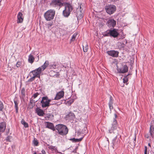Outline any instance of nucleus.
Returning a JSON list of instances; mask_svg holds the SVG:
<instances>
[{
    "label": "nucleus",
    "mask_w": 154,
    "mask_h": 154,
    "mask_svg": "<svg viewBox=\"0 0 154 154\" xmlns=\"http://www.w3.org/2000/svg\"><path fill=\"white\" fill-rule=\"evenodd\" d=\"M49 64V62L46 61L43 65L41 67H39L38 68L32 70L30 72V73L33 74V76L28 81H33L35 78L38 77L39 78L40 74L42 71H44L48 66Z\"/></svg>",
    "instance_id": "obj_1"
},
{
    "label": "nucleus",
    "mask_w": 154,
    "mask_h": 154,
    "mask_svg": "<svg viewBox=\"0 0 154 154\" xmlns=\"http://www.w3.org/2000/svg\"><path fill=\"white\" fill-rule=\"evenodd\" d=\"M55 130L57 131V133L60 135H66L68 132V129L66 126L63 125L59 124L55 126Z\"/></svg>",
    "instance_id": "obj_2"
},
{
    "label": "nucleus",
    "mask_w": 154,
    "mask_h": 154,
    "mask_svg": "<svg viewBox=\"0 0 154 154\" xmlns=\"http://www.w3.org/2000/svg\"><path fill=\"white\" fill-rule=\"evenodd\" d=\"M55 12V11L53 9L48 10L44 14V16L45 19L48 21H51L53 19Z\"/></svg>",
    "instance_id": "obj_3"
},
{
    "label": "nucleus",
    "mask_w": 154,
    "mask_h": 154,
    "mask_svg": "<svg viewBox=\"0 0 154 154\" xmlns=\"http://www.w3.org/2000/svg\"><path fill=\"white\" fill-rule=\"evenodd\" d=\"M72 6L69 4H66L65 9L63 11V14L64 17H68L70 15V12L72 10Z\"/></svg>",
    "instance_id": "obj_4"
},
{
    "label": "nucleus",
    "mask_w": 154,
    "mask_h": 154,
    "mask_svg": "<svg viewBox=\"0 0 154 154\" xmlns=\"http://www.w3.org/2000/svg\"><path fill=\"white\" fill-rule=\"evenodd\" d=\"M51 101V100L49 99L47 96L43 97L41 101L42 107L43 108H47L50 106V103Z\"/></svg>",
    "instance_id": "obj_5"
},
{
    "label": "nucleus",
    "mask_w": 154,
    "mask_h": 154,
    "mask_svg": "<svg viewBox=\"0 0 154 154\" xmlns=\"http://www.w3.org/2000/svg\"><path fill=\"white\" fill-rule=\"evenodd\" d=\"M106 12L109 14H113L116 10V6L113 5H108L105 6Z\"/></svg>",
    "instance_id": "obj_6"
},
{
    "label": "nucleus",
    "mask_w": 154,
    "mask_h": 154,
    "mask_svg": "<svg viewBox=\"0 0 154 154\" xmlns=\"http://www.w3.org/2000/svg\"><path fill=\"white\" fill-rule=\"evenodd\" d=\"M63 1L62 0H53L52 1L51 5L54 7L60 8L63 5Z\"/></svg>",
    "instance_id": "obj_7"
},
{
    "label": "nucleus",
    "mask_w": 154,
    "mask_h": 154,
    "mask_svg": "<svg viewBox=\"0 0 154 154\" xmlns=\"http://www.w3.org/2000/svg\"><path fill=\"white\" fill-rule=\"evenodd\" d=\"M114 116L115 118L113 119V122L112 125V126L111 128L109 129V132L110 133H112L113 132V130L117 128V122L116 119L117 117V116L116 114H115Z\"/></svg>",
    "instance_id": "obj_8"
},
{
    "label": "nucleus",
    "mask_w": 154,
    "mask_h": 154,
    "mask_svg": "<svg viewBox=\"0 0 154 154\" xmlns=\"http://www.w3.org/2000/svg\"><path fill=\"white\" fill-rule=\"evenodd\" d=\"M116 21L113 19H109L106 23V25L109 28H114L116 25Z\"/></svg>",
    "instance_id": "obj_9"
},
{
    "label": "nucleus",
    "mask_w": 154,
    "mask_h": 154,
    "mask_svg": "<svg viewBox=\"0 0 154 154\" xmlns=\"http://www.w3.org/2000/svg\"><path fill=\"white\" fill-rule=\"evenodd\" d=\"M128 67L126 65H124L121 68H117V71L119 73H125L128 72Z\"/></svg>",
    "instance_id": "obj_10"
},
{
    "label": "nucleus",
    "mask_w": 154,
    "mask_h": 154,
    "mask_svg": "<svg viewBox=\"0 0 154 154\" xmlns=\"http://www.w3.org/2000/svg\"><path fill=\"white\" fill-rule=\"evenodd\" d=\"M117 30L115 29H110L109 33H110V36H112L115 38L118 36L119 33L117 31Z\"/></svg>",
    "instance_id": "obj_11"
},
{
    "label": "nucleus",
    "mask_w": 154,
    "mask_h": 154,
    "mask_svg": "<svg viewBox=\"0 0 154 154\" xmlns=\"http://www.w3.org/2000/svg\"><path fill=\"white\" fill-rule=\"evenodd\" d=\"M64 91L62 90L58 92L56 94L54 100H58L63 97L64 95Z\"/></svg>",
    "instance_id": "obj_12"
},
{
    "label": "nucleus",
    "mask_w": 154,
    "mask_h": 154,
    "mask_svg": "<svg viewBox=\"0 0 154 154\" xmlns=\"http://www.w3.org/2000/svg\"><path fill=\"white\" fill-rule=\"evenodd\" d=\"M108 55L114 57H117L118 56L119 52L114 50H112L107 51Z\"/></svg>",
    "instance_id": "obj_13"
},
{
    "label": "nucleus",
    "mask_w": 154,
    "mask_h": 154,
    "mask_svg": "<svg viewBox=\"0 0 154 154\" xmlns=\"http://www.w3.org/2000/svg\"><path fill=\"white\" fill-rule=\"evenodd\" d=\"M36 112L39 116H43L45 115V112L39 108H37L35 110Z\"/></svg>",
    "instance_id": "obj_14"
},
{
    "label": "nucleus",
    "mask_w": 154,
    "mask_h": 154,
    "mask_svg": "<svg viewBox=\"0 0 154 154\" xmlns=\"http://www.w3.org/2000/svg\"><path fill=\"white\" fill-rule=\"evenodd\" d=\"M17 23H22L23 20V14L21 12H19L17 14Z\"/></svg>",
    "instance_id": "obj_15"
},
{
    "label": "nucleus",
    "mask_w": 154,
    "mask_h": 154,
    "mask_svg": "<svg viewBox=\"0 0 154 154\" xmlns=\"http://www.w3.org/2000/svg\"><path fill=\"white\" fill-rule=\"evenodd\" d=\"M47 125H46V127L48 128H49L53 131H55V127L54 128L53 124L49 122H46Z\"/></svg>",
    "instance_id": "obj_16"
},
{
    "label": "nucleus",
    "mask_w": 154,
    "mask_h": 154,
    "mask_svg": "<svg viewBox=\"0 0 154 154\" xmlns=\"http://www.w3.org/2000/svg\"><path fill=\"white\" fill-rule=\"evenodd\" d=\"M6 125L4 122L0 123V132H4L6 128Z\"/></svg>",
    "instance_id": "obj_17"
},
{
    "label": "nucleus",
    "mask_w": 154,
    "mask_h": 154,
    "mask_svg": "<svg viewBox=\"0 0 154 154\" xmlns=\"http://www.w3.org/2000/svg\"><path fill=\"white\" fill-rule=\"evenodd\" d=\"M113 100L112 97L110 96L109 100V105L110 110L113 109Z\"/></svg>",
    "instance_id": "obj_18"
},
{
    "label": "nucleus",
    "mask_w": 154,
    "mask_h": 154,
    "mask_svg": "<svg viewBox=\"0 0 154 154\" xmlns=\"http://www.w3.org/2000/svg\"><path fill=\"white\" fill-rule=\"evenodd\" d=\"M66 118L69 119H73L75 118V115L74 113L70 112L66 116Z\"/></svg>",
    "instance_id": "obj_19"
},
{
    "label": "nucleus",
    "mask_w": 154,
    "mask_h": 154,
    "mask_svg": "<svg viewBox=\"0 0 154 154\" xmlns=\"http://www.w3.org/2000/svg\"><path fill=\"white\" fill-rule=\"evenodd\" d=\"M34 60L35 58L32 55L30 54L29 55L28 61L29 63H32L34 62Z\"/></svg>",
    "instance_id": "obj_20"
},
{
    "label": "nucleus",
    "mask_w": 154,
    "mask_h": 154,
    "mask_svg": "<svg viewBox=\"0 0 154 154\" xmlns=\"http://www.w3.org/2000/svg\"><path fill=\"white\" fill-rule=\"evenodd\" d=\"M14 102L15 104V108L16 109V112L17 113L18 112V105L19 102L17 100H14Z\"/></svg>",
    "instance_id": "obj_21"
},
{
    "label": "nucleus",
    "mask_w": 154,
    "mask_h": 154,
    "mask_svg": "<svg viewBox=\"0 0 154 154\" xmlns=\"http://www.w3.org/2000/svg\"><path fill=\"white\" fill-rule=\"evenodd\" d=\"M118 139H117V136L116 137L112 140V143L113 146H115L118 144Z\"/></svg>",
    "instance_id": "obj_22"
},
{
    "label": "nucleus",
    "mask_w": 154,
    "mask_h": 154,
    "mask_svg": "<svg viewBox=\"0 0 154 154\" xmlns=\"http://www.w3.org/2000/svg\"><path fill=\"white\" fill-rule=\"evenodd\" d=\"M48 148L51 150L52 151H56L57 150V148L55 146H53L52 145H50L49 144L47 145Z\"/></svg>",
    "instance_id": "obj_23"
},
{
    "label": "nucleus",
    "mask_w": 154,
    "mask_h": 154,
    "mask_svg": "<svg viewBox=\"0 0 154 154\" xmlns=\"http://www.w3.org/2000/svg\"><path fill=\"white\" fill-rule=\"evenodd\" d=\"M154 127L153 125H151L150 127L149 132L151 136H152L153 134L154 133Z\"/></svg>",
    "instance_id": "obj_24"
},
{
    "label": "nucleus",
    "mask_w": 154,
    "mask_h": 154,
    "mask_svg": "<svg viewBox=\"0 0 154 154\" xmlns=\"http://www.w3.org/2000/svg\"><path fill=\"white\" fill-rule=\"evenodd\" d=\"M131 74V73H129L128 75L124 76V78L123 79V82L124 83H127L128 82V80L127 76Z\"/></svg>",
    "instance_id": "obj_25"
},
{
    "label": "nucleus",
    "mask_w": 154,
    "mask_h": 154,
    "mask_svg": "<svg viewBox=\"0 0 154 154\" xmlns=\"http://www.w3.org/2000/svg\"><path fill=\"white\" fill-rule=\"evenodd\" d=\"M21 123L22 125H24V126L25 128H26L28 127L29 126L28 123L26 122L24 119H22V120L21 121Z\"/></svg>",
    "instance_id": "obj_26"
},
{
    "label": "nucleus",
    "mask_w": 154,
    "mask_h": 154,
    "mask_svg": "<svg viewBox=\"0 0 154 154\" xmlns=\"http://www.w3.org/2000/svg\"><path fill=\"white\" fill-rule=\"evenodd\" d=\"M83 139V137L80 138L79 139H75L73 138L72 139H71L70 140H72L73 142H79L82 140Z\"/></svg>",
    "instance_id": "obj_27"
},
{
    "label": "nucleus",
    "mask_w": 154,
    "mask_h": 154,
    "mask_svg": "<svg viewBox=\"0 0 154 154\" xmlns=\"http://www.w3.org/2000/svg\"><path fill=\"white\" fill-rule=\"evenodd\" d=\"M78 35V33L77 32L74 33L73 35L72 38L70 40V41L72 42L74 41L75 39V38H76L77 36Z\"/></svg>",
    "instance_id": "obj_28"
},
{
    "label": "nucleus",
    "mask_w": 154,
    "mask_h": 154,
    "mask_svg": "<svg viewBox=\"0 0 154 154\" xmlns=\"http://www.w3.org/2000/svg\"><path fill=\"white\" fill-rule=\"evenodd\" d=\"M32 143L35 146H37L38 145V142L35 138H34L33 140L32 141Z\"/></svg>",
    "instance_id": "obj_29"
},
{
    "label": "nucleus",
    "mask_w": 154,
    "mask_h": 154,
    "mask_svg": "<svg viewBox=\"0 0 154 154\" xmlns=\"http://www.w3.org/2000/svg\"><path fill=\"white\" fill-rule=\"evenodd\" d=\"M110 29L107 30L106 32H104L103 35L104 36H110V33H109Z\"/></svg>",
    "instance_id": "obj_30"
},
{
    "label": "nucleus",
    "mask_w": 154,
    "mask_h": 154,
    "mask_svg": "<svg viewBox=\"0 0 154 154\" xmlns=\"http://www.w3.org/2000/svg\"><path fill=\"white\" fill-rule=\"evenodd\" d=\"M57 65V63L55 62L52 64H50L49 66V67L50 69H55L56 68Z\"/></svg>",
    "instance_id": "obj_31"
},
{
    "label": "nucleus",
    "mask_w": 154,
    "mask_h": 154,
    "mask_svg": "<svg viewBox=\"0 0 154 154\" xmlns=\"http://www.w3.org/2000/svg\"><path fill=\"white\" fill-rule=\"evenodd\" d=\"M4 108V106L2 102L0 101V112H3Z\"/></svg>",
    "instance_id": "obj_32"
},
{
    "label": "nucleus",
    "mask_w": 154,
    "mask_h": 154,
    "mask_svg": "<svg viewBox=\"0 0 154 154\" xmlns=\"http://www.w3.org/2000/svg\"><path fill=\"white\" fill-rule=\"evenodd\" d=\"M88 45L87 44H86L85 47L83 45V51L84 52H87L88 51Z\"/></svg>",
    "instance_id": "obj_33"
},
{
    "label": "nucleus",
    "mask_w": 154,
    "mask_h": 154,
    "mask_svg": "<svg viewBox=\"0 0 154 154\" xmlns=\"http://www.w3.org/2000/svg\"><path fill=\"white\" fill-rule=\"evenodd\" d=\"M25 92L24 89V88H22L21 90V94L23 96H24L25 95Z\"/></svg>",
    "instance_id": "obj_34"
},
{
    "label": "nucleus",
    "mask_w": 154,
    "mask_h": 154,
    "mask_svg": "<svg viewBox=\"0 0 154 154\" xmlns=\"http://www.w3.org/2000/svg\"><path fill=\"white\" fill-rule=\"evenodd\" d=\"M11 137L10 136H8L6 138V140L7 141L10 142V139H11Z\"/></svg>",
    "instance_id": "obj_35"
},
{
    "label": "nucleus",
    "mask_w": 154,
    "mask_h": 154,
    "mask_svg": "<svg viewBox=\"0 0 154 154\" xmlns=\"http://www.w3.org/2000/svg\"><path fill=\"white\" fill-rule=\"evenodd\" d=\"M40 94L38 93V92H36L33 95V97L34 98H36L38 95H39Z\"/></svg>",
    "instance_id": "obj_36"
},
{
    "label": "nucleus",
    "mask_w": 154,
    "mask_h": 154,
    "mask_svg": "<svg viewBox=\"0 0 154 154\" xmlns=\"http://www.w3.org/2000/svg\"><path fill=\"white\" fill-rule=\"evenodd\" d=\"M21 64V62H18L17 63L16 65V66L17 67H19L20 66Z\"/></svg>",
    "instance_id": "obj_37"
},
{
    "label": "nucleus",
    "mask_w": 154,
    "mask_h": 154,
    "mask_svg": "<svg viewBox=\"0 0 154 154\" xmlns=\"http://www.w3.org/2000/svg\"><path fill=\"white\" fill-rule=\"evenodd\" d=\"M52 25V24L51 23H48V28L49 29L50 28V27H51V26Z\"/></svg>",
    "instance_id": "obj_38"
},
{
    "label": "nucleus",
    "mask_w": 154,
    "mask_h": 154,
    "mask_svg": "<svg viewBox=\"0 0 154 154\" xmlns=\"http://www.w3.org/2000/svg\"><path fill=\"white\" fill-rule=\"evenodd\" d=\"M147 146H145L144 148V152H147Z\"/></svg>",
    "instance_id": "obj_39"
},
{
    "label": "nucleus",
    "mask_w": 154,
    "mask_h": 154,
    "mask_svg": "<svg viewBox=\"0 0 154 154\" xmlns=\"http://www.w3.org/2000/svg\"><path fill=\"white\" fill-rule=\"evenodd\" d=\"M42 154H46V152L45 151L44 149H43L42 151Z\"/></svg>",
    "instance_id": "obj_40"
},
{
    "label": "nucleus",
    "mask_w": 154,
    "mask_h": 154,
    "mask_svg": "<svg viewBox=\"0 0 154 154\" xmlns=\"http://www.w3.org/2000/svg\"><path fill=\"white\" fill-rule=\"evenodd\" d=\"M136 135H135V137L134 138V143H135V142H136Z\"/></svg>",
    "instance_id": "obj_41"
},
{
    "label": "nucleus",
    "mask_w": 154,
    "mask_h": 154,
    "mask_svg": "<svg viewBox=\"0 0 154 154\" xmlns=\"http://www.w3.org/2000/svg\"><path fill=\"white\" fill-rule=\"evenodd\" d=\"M119 44H121V45H122V46L123 47V46L124 45V44L123 43H121V42H120V43H119Z\"/></svg>",
    "instance_id": "obj_42"
},
{
    "label": "nucleus",
    "mask_w": 154,
    "mask_h": 154,
    "mask_svg": "<svg viewBox=\"0 0 154 154\" xmlns=\"http://www.w3.org/2000/svg\"><path fill=\"white\" fill-rule=\"evenodd\" d=\"M144 154H147V152H144Z\"/></svg>",
    "instance_id": "obj_43"
},
{
    "label": "nucleus",
    "mask_w": 154,
    "mask_h": 154,
    "mask_svg": "<svg viewBox=\"0 0 154 154\" xmlns=\"http://www.w3.org/2000/svg\"><path fill=\"white\" fill-rule=\"evenodd\" d=\"M107 141H108V144H109V141L108 140H107Z\"/></svg>",
    "instance_id": "obj_44"
},
{
    "label": "nucleus",
    "mask_w": 154,
    "mask_h": 154,
    "mask_svg": "<svg viewBox=\"0 0 154 154\" xmlns=\"http://www.w3.org/2000/svg\"><path fill=\"white\" fill-rule=\"evenodd\" d=\"M148 145H149V146H150V144L149 143Z\"/></svg>",
    "instance_id": "obj_45"
},
{
    "label": "nucleus",
    "mask_w": 154,
    "mask_h": 154,
    "mask_svg": "<svg viewBox=\"0 0 154 154\" xmlns=\"http://www.w3.org/2000/svg\"><path fill=\"white\" fill-rule=\"evenodd\" d=\"M81 6H80V9H81Z\"/></svg>",
    "instance_id": "obj_46"
},
{
    "label": "nucleus",
    "mask_w": 154,
    "mask_h": 154,
    "mask_svg": "<svg viewBox=\"0 0 154 154\" xmlns=\"http://www.w3.org/2000/svg\"><path fill=\"white\" fill-rule=\"evenodd\" d=\"M36 154V153L35 152L34 153V154Z\"/></svg>",
    "instance_id": "obj_47"
},
{
    "label": "nucleus",
    "mask_w": 154,
    "mask_h": 154,
    "mask_svg": "<svg viewBox=\"0 0 154 154\" xmlns=\"http://www.w3.org/2000/svg\"><path fill=\"white\" fill-rule=\"evenodd\" d=\"M52 72V71H51V72Z\"/></svg>",
    "instance_id": "obj_48"
},
{
    "label": "nucleus",
    "mask_w": 154,
    "mask_h": 154,
    "mask_svg": "<svg viewBox=\"0 0 154 154\" xmlns=\"http://www.w3.org/2000/svg\"><path fill=\"white\" fill-rule=\"evenodd\" d=\"M39 154H41V153H40Z\"/></svg>",
    "instance_id": "obj_49"
}]
</instances>
